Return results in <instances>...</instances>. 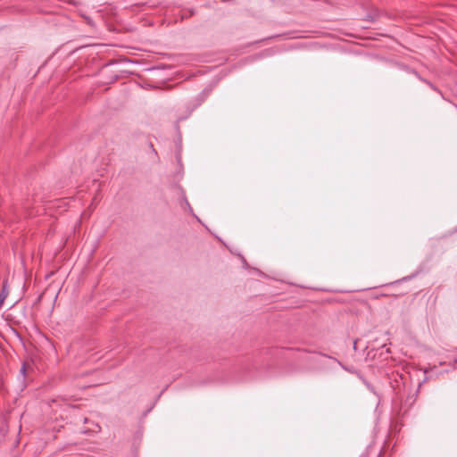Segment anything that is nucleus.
Instances as JSON below:
<instances>
[{
	"label": "nucleus",
	"instance_id": "7ed1b4c3",
	"mask_svg": "<svg viewBox=\"0 0 457 457\" xmlns=\"http://www.w3.org/2000/svg\"><path fill=\"white\" fill-rule=\"evenodd\" d=\"M184 203L188 207V209L191 210V207H190L188 202L187 201V199L184 200Z\"/></svg>",
	"mask_w": 457,
	"mask_h": 457
},
{
	"label": "nucleus",
	"instance_id": "f257e3e1",
	"mask_svg": "<svg viewBox=\"0 0 457 457\" xmlns=\"http://www.w3.org/2000/svg\"><path fill=\"white\" fill-rule=\"evenodd\" d=\"M9 295V290L7 288V281L4 280L3 282V287H2V290L0 292V308L2 307V305L4 304L6 297L8 296Z\"/></svg>",
	"mask_w": 457,
	"mask_h": 457
},
{
	"label": "nucleus",
	"instance_id": "f03ea898",
	"mask_svg": "<svg viewBox=\"0 0 457 457\" xmlns=\"http://www.w3.org/2000/svg\"><path fill=\"white\" fill-rule=\"evenodd\" d=\"M26 370H27V363L24 362L21 368V372L23 376H26Z\"/></svg>",
	"mask_w": 457,
	"mask_h": 457
}]
</instances>
